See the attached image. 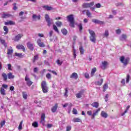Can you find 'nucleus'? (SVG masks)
<instances>
[{
  "mask_svg": "<svg viewBox=\"0 0 131 131\" xmlns=\"http://www.w3.org/2000/svg\"><path fill=\"white\" fill-rule=\"evenodd\" d=\"M41 88L43 93H46L49 92V88L47 86V82L46 81H42L41 83Z\"/></svg>",
  "mask_w": 131,
  "mask_h": 131,
  "instance_id": "obj_1",
  "label": "nucleus"
},
{
  "mask_svg": "<svg viewBox=\"0 0 131 131\" xmlns=\"http://www.w3.org/2000/svg\"><path fill=\"white\" fill-rule=\"evenodd\" d=\"M68 20L70 23L71 27H74V17L73 15H70L68 16Z\"/></svg>",
  "mask_w": 131,
  "mask_h": 131,
  "instance_id": "obj_2",
  "label": "nucleus"
},
{
  "mask_svg": "<svg viewBox=\"0 0 131 131\" xmlns=\"http://www.w3.org/2000/svg\"><path fill=\"white\" fill-rule=\"evenodd\" d=\"M89 33L91 35L90 40H91L92 42H96V34H95V32L89 30Z\"/></svg>",
  "mask_w": 131,
  "mask_h": 131,
  "instance_id": "obj_3",
  "label": "nucleus"
},
{
  "mask_svg": "<svg viewBox=\"0 0 131 131\" xmlns=\"http://www.w3.org/2000/svg\"><path fill=\"white\" fill-rule=\"evenodd\" d=\"M45 19H46V20L47 21L48 26H51V25H52V24H53V20L50 18L49 15L48 14L45 15Z\"/></svg>",
  "mask_w": 131,
  "mask_h": 131,
  "instance_id": "obj_4",
  "label": "nucleus"
},
{
  "mask_svg": "<svg viewBox=\"0 0 131 131\" xmlns=\"http://www.w3.org/2000/svg\"><path fill=\"white\" fill-rule=\"evenodd\" d=\"M120 61L122 63H123V64L125 66H126V64H127V63H128V61H129V58H127L124 59V57L122 56L120 57Z\"/></svg>",
  "mask_w": 131,
  "mask_h": 131,
  "instance_id": "obj_5",
  "label": "nucleus"
},
{
  "mask_svg": "<svg viewBox=\"0 0 131 131\" xmlns=\"http://www.w3.org/2000/svg\"><path fill=\"white\" fill-rule=\"evenodd\" d=\"M94 2H91L90 3H84L82 5V7L85 9H86V8H91V7H93V6H94Z\"/></svg>",
  "mask_w": 131,
  "mask_h": 131,
  "instance_id": "obj_6",
  "label": "nucleus"
},
{
  "mask_svg": "<svg viewBox=\"0 0 131 131\" xmlns=\"http://www.w3.org/2000/svg\"><path fill=\"white\" fill-rule=\"evenodd\" d=\"M25 81L27 82V84L28 85H29V86H30V85H31V84H32V82H31V81H30V79H29V78H28V77H27V75L25 77Z\"/></svg>",
  "mask_w": 131,
  "mask_h": 131,
  "instance_id": "obj_7",
  "label": "nucleus"
},
{
  "mask_svg": "<svg viewBox=\"0 0 131 131\" xmlns=\"http://www.w3.org/2000/svg\"><path fill=\"white\" fill-rule=\"evenodd\" d=\"M37 43L38 46H39V47H40V48H44V47H45V44H43L41 42V40L40 39H39L37 40Z\"/></svg>",
  "mask_w": 131,
  "mask_h": 131,
  "instance_id": "obj_8",
  "label": "nucleus"
},
{
  "mask_svg": "<svg viewBox=\"0 0 131 131\" xmlns=\"http://www.w3.org/2000/svg\"><path fill=\"white\" fill-rule=\"evenodd\" d=\"M45 118H46V115H45V114H42L41 116L40 123H42L43 125H45Z\"/></svg>",
  "mask_w": 131,
  "mask_h": 131,
  "instance_id": "obj_9",
  "label": "nucleus"
},
{
  "mask_svg": "<svg viewBox=\"0 0 131 131\" xmlns=\"http://www.w3.org/2000/svg\"><path fill=\"white\" fill-rule=\"evenodd\" d=\"M107 66H108V62H107L106 61H103L102 62V64L101 67L102 69L104 70V69H106Z\"/></svg>",
  "mask_w": 131,
  "mask_h": 131,
  "instance_id": "obj_10",
  "label": "nucleus"
},
{
  "mask_svg": "<svg viewBox=\"0 0 131 131\" xmlns=\"http://www.w3.org/2000/svg\"><path fill=\"white\" fill-rule=\"evenodd\" d=\"M27 46L28 49H30L31 51H33V45L30 42H28Z\"/></svg>",
  "mask_w": 131,
  "mask_h": 131,
  "instance_id": "obj_11",
  "label": "nucleus"
},
{
  "mask_svg": "<svg viewBox=\"0 0 131 131\" xmlns=\"http://www.w3.org/2000/svg\"><path fill=\"white\" fill-rule=\"evenodd\" d=\"M82 14H86L88 17H91V12L89 10H84L82 11Z\"/></svg>",
  "mask_w": 131,
  "mask_h": 131,
  "instance_id": "obj_12",
  "label": "nucleus"
},
{
  "mask_svg": "<svg viewBox=\"0 0 131 131\" xmlns=\"http://www.w3.org/2000/svg\"><path fill=\"white\" fill-rule=\"evenodd\" d=\"M2 76L3 78V80L6 81L8 80V75H7V74L5 73H3L2 74Z\"/></svg>",
  "mask_w": 131,
  "mask_h": 131,
  "instance_id": "obj_13",
  "label": "nucleus"
},
{
  "mask_svg": "<svg viewBox=\"0 0 131 131\" xmlns=\"http://www.w3.org/2000/svg\"><path fill=\"white\" fill-rule=\"evenodd\" d=\"M16 48H17L18 50H23L24 52H25V48H24L23 45H17Z\"/></svg>",
  "mask_w": 131,
  "mask_h": 131,
  "instance_id": "obj_14",
  "label": "nucleus"
},
{
  "mask_svg": "<svg viewBox=\"0 0 131 131\" xmlns=\"http://www.w3.org/2000/svg\"><path fill=\"white\" fill-rule=\"evenodd\" d=\"M100 110H101L100 108H98V110H96V111L92 115V118H95V117L96 116V115H97V114H98V113L100 112Z\"/></svg>",
  "mask_w": 131,
  "mask_h": 131,
  "instance_id": "obj_15",
  "label": "nucleus"
},
{
  "mask_svg": "<svg viewBox=\"0 0 131 131\" xmlns=\"http://www.w3.org/2000/svg\"><path fill=\"white\" fill-rule=\"evenodd\" d=\"M92 22L96 24H103V21L98 20V19H93Z\"/></svg>",
  "mask_w": 131,
  "mask_h": 131,
  "instance_id": "obj_16",
  "label": "nucleus"
},
{
  "mask_svg": "<svg viewBox=\"0 0 131 131\" xmlns=\"http://www.w3.org/2000/svg\"><path fill=\"white\" fill-rule=\"evenodd\" d=\"M22 36H23V35L22 34L17 35V36H15L14 40H15L16 41H17V40H19V39H20V38H21Z\"/></svg>",
  "mask_w": 131,
  "mask_h": 131,
  "instance_id": "obj_17",
  "label": "nucleus"
},
{
  "mask_svg": "<svg viewBox=\"0 0 131 131\" xmlns=\"http://www.w3.org/2000/svg\"><path fill=\"white\" fill-rule=\"evenodd\" d=\"M77 77L78 75L76 73H73L71 76V78H74L75 79H77Z\"/></svg>",
  "mask_w": 131,
  "mask_h": 131,
  "instance_id": "obj_18",
  "label": "nucleus"
},
{
  "mask_svg": "<svg viewBox=\"0 0 131 131\" xmlns=\"http://www.w3.org/2000/svg\"><path fill=\"white\" fill-rule=\"evenodd\" d=\"M14 77H15V76H14L12 73L8 74V78L9 79H13Z\"/></svg>",
  "mask_w": 131,
  "mask_h": 131,
  "instance_id": "obj_19",
  "label": "nucleus"
},
{
  "mask_svg": "<svg viewBox=\"0 0 131 131\" xmlns=\"http://www.w3.org/2000/svg\"><path fill=\"white\" fill-rule=\"evenodd\" d=\"M84 91L82 90L80 91L79 93L76 94L77 98H81V96L83 94Z\"/></svg>",
  "mask_w": 131,
  "mask_h": 131,
  "instance_id": "obj_20",
  "label": "nucleus"
},
{
  "mask_svg": "<svg viewBox=\"0 0 131 131\" xmlns=\"http://www.w3.org/2000/svg\"><path fill=\"white\" fill-rule=\"evenodd\" d=\"M57 108H58V104H55V106H53L52 108V112L53 113H55L56 111H57Z\"/></svg>",
  "mask_w": 131,
  "mask_h": 131,
  "instance_id": "obj_21",
  "label": "nucleus"
},
{
  "mask_svg": "<svg viewBox=\"0 0 131 131\" xmlns=\"http://www.w3.org/2000/svg\"><path fill=\"white\" fill-rule=\"evenodd\" d=\"M43 8L47 10V11H51V10H53V8L52 7H49V6H44Z\"/></svg>",
  "mask_w": 131,
  "mask_h": 131,
  "instance_id": "obj_22",
  "label": "nucleus"
},
{
  "mask_svg": "<svg viewBox=\"0 0 131 131\" xmlns=\"http://www.w3.org/2000/svg\"><path fill=\"white\" fill-rule=\"evenodd\" d=\"M5 25H14L15 23L12 21H6L5 23Z\"/></svg>",
  "mask_w": 131,
  "mask_h": 131,
  "instance_id": "obj_23",
  "label": "nucleus"
},
{
  "mask_svg": "<svg viewBox=\"0 0 131 131\" xmlns=\"http://www.w3.org/2000/svg\"><path fill=\"white\" fill-rule=\"evenodd\" d=\"M91 105L92 106V107H94L95 108H98V107H99V103L95 102L92 103Z\"/></svg>",
  "mask_w": 131,
  "mask_h": 131,
  "instance_id": "obj_24",
  "label": "nucleus"
},
{
  "mask_svg": "<svg viewBox=\"0 0 131 131\" xmlns=\"http://www.w3.org/2000/svg\"><path fill=\"white\" fill-rule=\"evenodd\" d=\"M101 115L102 117H104V118H106V117H107L108 116V115L104 111L101 112Z\"/></svg>",
  "mask_w": 131,
  "mask_h": 131,
  "instance_id": "obj_25",
  "label": "nucleus"
},
{
  "mask_svg": "<svg viewBox=\"0 0 131 131\" xmlns=\"http://www.w3.org/2000/svg\"><path fill=\"white\" fill-rule=\"evenodd\" d=\"M9 17H11V15L7 13H4L2 15V18H9Z\"/></svg>",
  "mask_w": 131,
  "mask_h": 131,
  "instance_id": "obj_26",
  "label": "nucleus"
},
{
  "mask_svg": "<svg viewBox=\"0 0 131 131\" xmlns=\"http://www.w3.org/2000/svg\"><path fill=\"white\" fill-rule=\"evenodd\" d=\"M7 54L8 55H12V54H13V48H12V47L8 49Z\"/></svg>",
  "mask_w": 131,
  "mask_h": 131,
  "instance_id": "obj_27",
  "label": "nucleus"
},
{
  "mask_svg": "<svg viewBox=\"0 0 131 131\" xmlns=\"http://www.w3.org/2000/svg\"><path fill=\"white\" fill-rule=\"evenodd\" d=\"M73 121H74V122H80V121H81V120H80V119H79V118H74L73 119Z\"/></svg>",
  "mask_w": 131,
  "mask_h": 131,
  "instance_id": "obj_28",
  "label": "nucleus"
},
{
  "mask_svg": "<svg viewBox=\"0 0 131 131\" xmlns=\"http://www.w3.org/2000/svg\"><path fill=\"white\" fill-rule=\"evenodd\" d=\"M15 55L18 57V58H23V55H22V53H15Z\"/></svg>",
  "mask_w": 131,
  "mask_h": 131,
  "instance_id": "obj_29",
  "label": "nucleus"
},
{
  "mask_svg": "<svg viewBox=\"0 0 131 131\" xmlns=\"http://www.w3.org/2000/svg\"><path fill=\"white\" fill-rule=\"evenodd\" d=\"M96 71H97V69H96V68H94L92 70L91 76H93L94 74H95V73H96Z\"/></svg>",
  "mask_w": 131,
  "mask_h": 131,
  "instance_id": "obj_30",
  "label": "nucleus"
},
{
  "mask_svg": "<svg viewBox=\"0 0 131 131\" xmlns=\"http://www.w3.org/2000/svg\"><path fill=\"white\" fill-rule=\"evenodd\" d=\"M130 107V106H129V105H128L126 107V108L125 111H124V112L122 114V116H123V115H124V114H125V113H126V112H127V111H128V109H129Z\"/></svg>",
  "mask_w": 131,
  "mask_h": 131,
  "instance_id": "obj_31",
  "label": "nucleus"
},
{
  "mask_svg": "<svg viewBox=\"0 0 131 131\" xmlns=\"http://www.w3.org/2000/svg\"><path fill=\"white\" fill-rule=\"evenodd\" d=\"M102 83H103V79H101L100 81L96 82L97 85H101Z\"/></svg>",
  "mask_w": 131,
  "mask_h": 131,
  "instance_id": "obj_32",
  "label": "nucleus"
},
{
  "mask_svg": "<svg viewBox=\"0 0 131 131\" xmlns=\"http://www.w3.org/2000/svg\"><path fill=\"white\" fill-rule=\"evenodd\" d=\"M33 19H37L38 20H39V19H40V15L36 16V15L33 14Z\"/></svg>",
  "mask_w": 131,
  "mask_h": 131,
  "instance_id": "obj_33",
  "label": "nucleus"
},
{
  "mask_svg": "<svg viewBox=\"0 0 131 131\" xmlns=\"http://www.w3.org/2000/svg\"><path fill=\"white\" fill-rule=\"evenodd\" d=\"M32 125L34 127H38V123H37V122H34L32 123Z\"/></svg>",
  "mask_w": 131,
  "mask_h": 131,
  "instance_id": "obj_34",
  "label": "nucleus"
},
{
  "mask_svg": "<svg viewBox=\"0 0 131 131\" xmlns=\"http://www.w3.org/2000/svg\"><path fill=\"white\" fill-rule=\"evenodd\" d=\"M1 93L3 96H5V95H6V91H5V89H4V88H1Z\"/></svg>",
  "mask_w": 131,
  "mask_h": 131,
  "instance_id": "obj_35",
  "label": "nucleus"
},
{
  "mask_svg": "<svg viewBox=\"0 0 131 131\" xmlns=\"http://www.w3.org/2000/svg\"><path fill=\"white\" fill-rule=\"evenodd\" d=\"M4 30L5 32L4 34H7L9 31V29H8V27H7V26L4 27Z\"/></svg>",
  "mask_w": 131,
  "mask_h": 131,
  "instance_id": "obj_36",
  "label": "nucleus"
},
{
  "mask_svg": "<svg viewBox=\"0 0 131 131\" xmlns=\"http://www.w3.org/2000/svg\"><path fill=\"white\" fill-rule=\"evenodd\" d=\"M61 32L64 35H66V34H67L68 31L67 30L63 29L61 30Z\"/></svg>",
  "mask_w": 131,
  "mask_h": 131,
  "instance_id": "obj_37",
  "label": "nucleus"
},
{
  "mask_svg": "<svg viewBox=\"0 0 131 131\" xmlns=\"http://www.w3.org/2000/svg\"><path fill=\"white\" fill-rule=\"evenodd\" d=\"M68 89L66 88L65 89V93L64 94V96L66 97V98H67V97H68Z\"/></svg>",
  "mask_w": 131,
  "mask_h": 131,
  "instance_id": "obj_38",
  "label": "nucleus"
},
{
  "mask_svg": "<svg viewBox=\"0 0 131 131\" xmlns=\"http://www.w3.org/2000/svg\"><path fill=\"white\" fill-rule=\"evenodd\" d=\"M22 124H23V121H21L20 122V124L18 126V130H21V129H22Z\"/></svg>",
  "mask_w": 131,
  "mask_h": 131,
  "instance_id": "obj_39",
  "label": "nucleus"
},
{
  "mask_svg": "<svg viewBox=\"0 0 131 131\" xmlns=\"http://www.w3.org/2000/svg\"><path fill=\"white\" fill-rule=\"evenodd\" d=\"M126 38V36L125 35H122L120 38V40H124Z\"/></svg>",
  "mask_w": 131,
  "mask_h": 131,
  "instance_id": "obj_40",
  "label": "nucleus"
},
{
  "mask_svg": "<svg viewBox=\"0 0 131 131\" xmlns=\"http://www.w3.org/2000/svg\"><path fill=\"white\" fill-rule=\"evenodd\" d=\"M53 29L56 31V32L59 33V30H58V28L55 25H53Z\"/></svg>",
  "mask_w": 131,
  "mask_h": 131,
  "instance_id": "obj_41",
  "label": "nucleus"
},
{
  "mask_svg": "<svg viewBox=\"0 0 131 131\" xmlns=\"http://www.w3.org/2000/svg\"><path fill=\"white\" fill-rule=\"evenodd\" d=\"M23 97L24 99H27V93L26 92H23Z\"/></svg>",
  "mask_w": 131,
  "mask_h": 131,
  "instance_id": "obj_42",
  "label": "nucleus"
},
{
  "mask_svg": "<svg viewBox=\"0 0 131 131\" xmlns=\"http://www.w3.org/2000/svg\"><path fill=\"white\" fill-rule=\"evenodd\" d=\"M56 25L58 27H61V26H62V23L60 21H57L56 23Z\"/></svg>",
  "mask_w": 131,
  "mask_h": 131,
  "instance_id": "obj_43",
  "label": "nucleus"
},
{
  "mask_svg": "<svg viewBox=\"0 0 131 131\" xmlns=\"http://www.w3.org/2000/svg\"><path fill=\"white\" fill-rule=\"evenodd\" d=\"M73 51L74 58L75 59V58H76V54L75 49H74V46L73 47Z\"/></svg>",
  "mask_w": 131,
  "mask_h": 131,
  "instance_id": "obj_44",
  "label": "nucleus"
},
{
  "mask_svg": "<svg viewBox=\"0 0 131 131\" xmlns=\"http://www.w3.org/2000/svg\"><path fill=\"white\" fill-rule=\"evenodd\" d=\"M78 27H79V31H81V30H82V25H81V24H79L78 25Z\"/></svg>",
  "mask_w": 131,
  "mask_h": 131,
  "instance_id": "obj_45",
  "label": "nucleus"
},
{
  "mask_svg": "<svg viewBox=\"0 0 131 131\" xmlns=\"http://www.w3.org/2000/svg\"><path fill=\"white\" fill-rule=\"evenodd\" d=\"M107 89H108V84H105L103 86V92H105Z\"/></svg>",
  "mask_w": 131,
  "mask_h": 131,
  "instance_id": "obj_46",
  "label": "nucleus"
},
{
  "mask_svg": "<svg viewBox=\"0 0 131 131\" xmlns=\"http://www.w3.org/2000/svg\"><path fill=\"white\" fill-rule=\"evenodd\" d=\"M6 124V121L4 120L1 122V126L2 127V126H4Z\"/></svg>",
  "mask_w": 131,
  "mask_h": 131,
  "instance_id": "obj_47",
  "label": "nucleus"
},
{
  "mask_svg": "<svg viewBox=\"0 0 131 131\" xmlns=\"http://www.w3.org/2000/svg\"><path fill=\"white\" fill-rule=\"evenodd\" d=\"M46 77H47V78H48V79H51V74L48 73V74L46 75Z\"/></svg>",
  "mask_w": 131,
  "mask_h": 131,
  "instance_id": "obj_48",
  "label": "nucleus"
},
{
  "mask_svg": "<svg viewBox=\"0 0 131 131\" xmlns=\"http://www.w3.org/2000/svg\"><path fill=\"white\" fill-rule=\"evenodd\" d=\"M73 114H75V115L77 114V110L75 108H73Z\"/></svg>",
  "mask_w": 131,
  "mask_h": 131,
  "instance_id": "obj_49",
  "label": "nucleus"
},
{
  "mask_svg": "<svg viewBox=\"0 0 131 131\" xmlns=\"http://www.w3.org/2000/svg\"><path fill=\"white\" fill-rule=\"evenodd\" d=\"M129 82V75H127V77H126V83H128V82Z\"/></svg>",
  "mask_w": 131,
  "mask_h": 131,
  "instance_id": "obj_50",
  "label": "nucleus"
},
{
  "mask_svg": "<svg viewBox=\"0 0 131 131\" xmlns=\"http://www.w3.org/2000/svg\"><path fill=\"white\" fill-rule=\"evenodd\" d=\"M108 35H109V32H108V30H106L105 33L104 34V36H108Z\"/></svg>",
  "mask_w": 131,
  "mask_h": 131,
  "instance_id": "obj_51",
  "label": "nucleus"
},
{
  "mask_svg": "<svg viewBox=\"0 0 131 131\" xmlns=\"http://www.w3.org/2000/svg\"><path fill=\"white\" fill-rule=\"evenodd\" d=\"M79 50H80V52L81 53V54L82 55L83 54V52H84L83 49H82V47H80L79 48Z\"/></svg>",
  "mask_w": 131,
  "mask_h": 131,
  "instance_id": "obj_52",
  "label": "nucleus"
},
{
  "mask_svg": "<svg viewBox=\"0 0 131 131\" xmlns=\"http://www.w3.org/2000/svg\"><path fill=\"white\" fill-rule=\"evenodd\" d=\"M87 114L88 115H89L90 116H93V115H92V111H88L87 112Z\"/></svg>",
  "mask_w": 131,
  "mask_h": 131,
  "instance_id": "obj_53",
  "label": "nucleus"
},
{
  "mask_svg": "<svg viewBox=\"0 0 131 131\" xmlns=\"http://www.w3.org/2000/svg\"><path fill=\"white\" fill-rule=\"evenodd\" d=\"M52 126H53V124H48L47 125V127L48 128H51V127H52Z\"/></svg>",
  "mask_w": 131,
  "mask_h": 131,
  "instance_id": "obj_54",
  "label": "nucleus"
},
{
  "mask_svg": "<svg viewBox=\"0 0 131 131\" xmlns=\"http://www.w3.org/2000/svg\"><path fill=\"white\" fill-rule=\"evenodd\" d=\"M108 98H109V95L108 94H106L105 95V102H107L108 101Z\"/></svg>",
  "mask_w": 131,
  "mask_h": 131,
  "instance_id": "obj_55",
  "label": "nucleus"
},
{
  "mask_svg": "<svg viewBox=\"0 0 131 131\" xmlns=\"http://www.w3.org/2000/svg\"><path fill=\"white\" fill-rule=\"evenodd\" d=\"M116 32L117 34H120L121 31L120 30V29H118L116 31Z\"/></svg>",
  "mask_w": 131,
  "mask_h": 131,
  "instance_id": "obj_56",
  "label": "nucleus"
},
{
  "mask_svg": "<svg viewBox=\"0 0 131 131\" xmlns=\"http://www.w3.org/2000/svg\"><path fill=\"white\" fill-rule=\"evenodd\" d=\"M1 42L3 43V45H4L5 47H7V45L5 43V40H1Z\"/></svg>",
  "mask_w": 131,
  "mask_h": 131,
  "instance_id": "obj_57",
  "label": "nucleus"
},
{
  "mask_svg": "<svg viewBox=\"0 0 131 131\" xmlns=\"http://www.w3.org/2000/svg\"><path fill=\"white\" fill-rule=\"evenodd\" d=\"M85 78H90V75L88 73H85Z\"/></svg>",
  "mask_w": 131,
  "mask_h": 131,
  "instance_id": "obj_58",
  "label": "nucleus"
},
{
  "mask_svg": "<svg viewBox=\"0 0 131 131\" xmlns=\"http://www.w3.org/2000/svg\"><path fill=\"white\" fill-rule=\"evenodd\" d=\"M71 130V126H68L67 127V131Z\"/></svg>",
  "mask_w": 131,
  "mask_h": 131,
  "instance_id": "obj_59",
  "label": "nucleus"
},
{
  "mask_svg": "<svg viewBox=\"0 0 131 131\" xmlns=\"http://www.w3.org/2000/svg\"><path fill=\"white\" fill-rule=\"evenodd\" d=\"M96 8H101V4L98 3L96 5Z\"/></svg>",
  "mask_w": 131,
  "mask_h": 131,
  "instance_id": "obj_60",
  "label": "nucleus"
},
{
  "mask_svg": "<svg viewBox=\"0 0 131 131\" xmlns=\"http://www.w3.org/2000/svg\"><path fill=\"white\" fill-rule=\"evenodd\" d=\"M8 70H12V69L11 68L12 67V66L10 64H8Z\"/></svg>",
  "mask_w": 131,
  "mask_h": 131,
  "instance_id": "obj_61",
  "label": "nucleus"
},
{
  "mask_svg": "<svg viewBox=\"0 0 131 131\" xmlns=\"http://www.w3.org/2000/svg\"><path fill=\"white\" fill-rule=\"evenodd\" d=\"M37 59H38V56L37 55L35 56L33 62H35V60H37Z\"/></svg>",
  "mask_w": 131,
  "mask_h": 131,
  "instance_id": "obj_62",
  "label": "nucleus"
},
{
  "mask_svg": "<svg viewBox=\"0 0 131 131\" xmlns=\"http://www.w3.org/2000/svg\"><path fill=\"white\" fill-rule=\"evenodd\" d=\"M57 63L58 64V65H62V62H60V60H57Z\"/></svg>",
  "mask_w": 131,
  "mask_h": 131,
  "instance_id": "obj_63",
  "label": "nucleus"
},
{
  "mask_svg": "<svg viewBox=\"0 0 131 131\" xmlns=\"http://www.w3.org/2000/svg\"><path fill=\"white\" fill-rule=\"evenodd\" d=\"M2 86H3V88H4V89H7V88H8V85L3 84L2 85Z\"/></svg>",
  "mask_w": 131,
  "mask_h": 131,
  "instance_id": "obj_64",
  "label": "nucleus"
}]
</instances>
